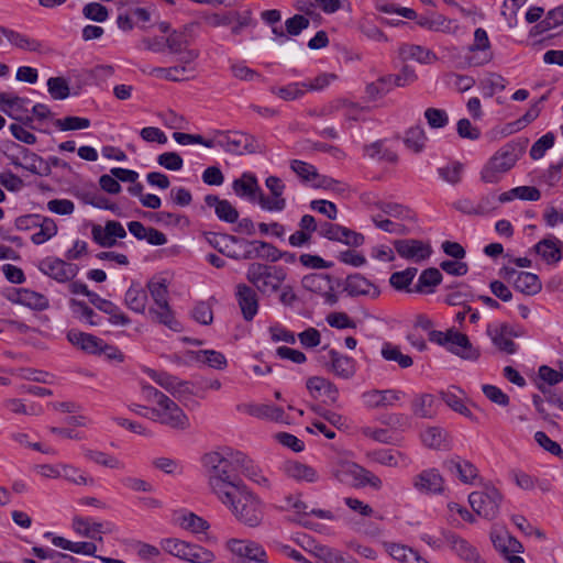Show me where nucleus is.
<instances>
[{
    "instance_id": "f257e3e1",
    "label": "nucleus",
    "mask_w": 563,
    "mask_h": 563,
    "mask_svg": "<svg viewBox=\"0 0 563 563\" xmlns=\"http://www.w3.org/2000/svg\"><path fill=\"white\" fill-rule=\"evenodd\" d=\"M225 474L224 470L218 468L217 475H209L208 483L211 492L239 522L251 528L260 526L264 517L261 499L241 478Z\"/></svg>"
},
{
    "instance_id": "f03ea898",
    "label": "nucleus",
    "mask_w": 563,
    "mask_h": 563,
    "mask_svg": "<svg viewBox=\"0 0 563 563\" xmlns=\"http://www.w3.org/2000/svg\"><path fill=\"white\" fill-rule=\"evenodd\" d=\"M202 463L207 468L208 476L217 475L218 468H222L225 471V475L230 477L240 478L239 474H242L261 486H268V479L262 474L261 470L240 451L224 449L220 452H209L203 455Z\"/></svg>"
},
{
    "instance_id": "7ed1b4c3",
    "label": "nucleus",
    "mask_w": 563,
    "mask_h": 563,
    "mask_svg": "<svg viewBox=\"0 0 563 563\" xmlns=\"http://www.w3.org/2000/svg\"><path fill=\"white\" fill-rule=\"evenodd\" d=\"M154 306L148 309L150 318L173 331H180V323L175 319L168 303V286L166 279L151 280L147 284Z\"/></svg>"
},
{
    "instance_id": "20e7f679",
    "label": "nucleus",
    "mask_w": 563,
    "mask_h": 563,
    "mask_svg": "<svg viewBox=\"0 0 563 563\" xmlns=\"http://www.w3.org/2000/svg\"><path fill=\"white\" fill-rule=\"evenodd\" d=\"M246 279L263 295L279 290L286 279V272L280 266L252 263L246 271Z\"/></svg>"
},
{
    "instance_id": "39448f33",
    "label": "nucleus",
    "mask_w": 563,
    "mask_h": 563,
    "mask_svg": "<svg viewBox=\"0 0 563 563\" xmlns=\"http://www.w3.org/2000/svg\"><path fill=\"white\" fill-rule=\"evenodd\" d=\"M429 340L466 361H476L481 352L474 347L466 334L450 329L445 332L430 330Z\"/></svg>"
},
{
    "instance_id": "423d86ee",
    "label": "nucleus",
    "mask_w": 563,
    "mask_h": 563,
    "mask_svg": "<svg viewBox=\"0 0 563 563\" xmlns=\"http://www.w3.org/2000/svg\"><path fill=\"white\" fill-rule=\"evenodd\" d=\"M217 143L227 153L233 155H244L262 153L263 146L255 136L235 131V132H218Z\"/></svg>"
},
{
    "instance_id": "0eeeda50",
    "label": "nucleus",
    "mask_w": 563,
    "mask_h": 563,
    "mask_svg": "<svg viewBox=\"0 0 563 563\" xmlns=\"http://www.w3.org/2000/svg\"><path fill=\"white\" fill-rule=\"evenodd\" d=\"M162 548L167 553L191 563H211L214 560L210 550L176 538L163 540Z\"/></svg>"
},
{
    "instance_id": "6e6552de",
    "label": "nucleus",
    "mask_w": 563,
    "mask_h": 563,
    "mask_svg": "<svg viewBox=\"0 0 563 563\" xmlns=\"http://www.w3.org/2000/svg\"><path fill=\"white\" fill-rule=\"evenodd\" d=\"M503 499V494L494 486H485L484 489L473 492L468 496L472 509L487 520L498 516Z\"/></svg>"
},
{
    "instance_id": "1a4fd4ad",
    "label": "nucleus",
    "mask_w": 563,
    "mask_h": 563,
    "mask_svg": "<svg viewBox=\"0 0 563 563\" xmlns=\"http://www.w3.org/2000/svg\"><path fill=\"white\" fill-rule=\"evenodd\" d=\"M150 419L175 430L189 428V418L185 411L169 397L159 406L150 408Z\"/></svg>"
},
{
    "instance_id": "9d476101",
    "label": "nucleus",
    "mask_w": 563,
    "mask_h": 563,
    "mask_svg": "<svg viewBox=\"0 0 563 563\" xmlns=\"http://www.w3.org/2000/svg\"><path fill=\"white\" fill-rule=\"evenodd\" d=\"M228 549L234 554V563H268L263 547L254 541L231 539Z\"/></svg>"
},
{
    "instance_id": "9b49d317",
    "label": "nucleus",
    "mask_w": 563,
    "mask_h": 563,
    "mask_svg": "<svg viewBox=\"0 0 563 563\" xmlns=\"http://www.w3.org/2000/svg\"><path fill=\"white\" fill-rule=\"evenodd\" d=\"M145 372L150 378L177 399H183L192 394L190 383L187 380H181L166 372H157L152 368H147Z\"/></svg>"
},
{
    "instance_id": "f8f14e48",
    "label": "nucleus",
    "mask_w": 563,
    "mask_h": 563,
    "mask_svg": "<svg viewBox=\"0 0 563 563\" xmlns=\"http://www.w3.org/2000/svg\"><path fill=\"white\" fill-rule=\"evenodd\" d=\"M265 185L271 191V197L264 195L261 189L258 205L267 211H283L286 207V200L283 197L285 185L279 177L269 176L265 180Z\"/></svg>"
},
{
    "instance_id": "ddd939ff",
    "label": "nucleus",
    "mask_w": 563,
    "mask_h": 563,
    "mask_svg": "<svg viewBox=\"0 0 563 563\" xmlns=\"http://www.w3.org/2000/svg\"><path fill=\"white\" fill-rule=\"evenodd\" d=\"M40 269L53 279L65 283L73 279L78 274L79 268L76 264L48 257L41 262Z\"/></svg>"
},
{
    "instance_id": "4468645a",
    "label": "nucleus",
    "mask_w": 563,
    "mask_h": 563,
    "mask_svg": "<svg viewBox=\"0 0 563 563\" xmlns=\"http://www.w3.org/2000/svg\"><path fill=\"white\" fill-rule=\"evenodd\" d=\"M235 299L245 321H252L258 312L260 301L256 290L246 285L235 287Z\"/></svg>"
},
{
    "instance_id": "2eb2a0df",
    "label": "nucleus",
    "mask_w": 563,
    "mask_h": 563,
    "mask_svg": "<svg viewBox=\"0 0 563 563\" xmlns=\"http://www.w3.org/2000/svg\"><path fill=\"white\" fill-rule=\"evenodd\" d=\"M394 247L401 257L416 262L423 261L431 254L430 245L420 240H396Z\"/></svg>"
},
{
    "instance_id": "dca6fc26",
    "label": "nucleus",
    "mask_w": 563,
    "mask_h": 563,
    "mask_svg": "<svg viewBox=\"0 0 563 563\" xmlns=\"http://www.w3.org/2000/svg\"><path fill=\"white\" fill-rule=\"evenodd\" d=\"M522 153L523 147L520 144L509 142L497 151L489 162L505 174L514 167Z\"/></svg>"
},
{
    "instance_id": "f3484780",
    "label": "nucleus",
    "mask_w": 563,
    "mask_h": 563,
    "mask_svg": "<svg viewBox=\"0 0 563 563\" xmlns=\"http://www.w3.org/2000/svg\"><path fill=\"white\" fill-rule=\"evenodd\" d=\"M404 393L397 389L378 390L373 389L365 391L362 397L364 402L369 408H387L395 406L401 400Z\"/></svg>"
},
{
    "instance_id": "a211bd4d",
    "label": "nucleus",
    "mask_w": 563,
    "mask_h": 563,
    "mask_svg": "<svg viewBox=\"0 0 563 563\" xmlns=\"http://www.w3.org/2000/svg\"><path fill=\"white\" fill-rule=\"evenodd\" d=\"M232 189L238 197L258 202L261 187L254 174L243 173L240 178L233 180Z\"/></svg>"
},
{
    "instance_id": "6ab92c4d",
    "label": "nucleus",
    "mask_w": 563,
    "mask_h": 563,
    "mask_svg": "<svg viewBox=\"0 0 563 563\" xmlns=\"http://www.w3.org/2000/svg\"><path fill=\"white\" fill-rule=\"evenodd\" d=\"M344 291L351 297L369 296L377 298L380 294L379 289L374 284L360 274H353L346 277Z\"/></svg>"
},
{
    "instance_id": "aec40b11",
    "label": "nucleus",
    "mask_w": 563,
    "mask_h": 563,
    "mask_svg": "<svg viewBox=\"0 0 563 563\" xmlns=\"http://www.w3.org/2000/svg\"><path fill=\"white\" fill-rule=\"evenodd\" d=\"M205 203L207 207L214 209L219 220L228 223L238 222L239 211L229 200L220 199L217 195L210 194L205 197Z\"/></svg>"
},
{
    "instance_id": "412c9836",
    "label": "nucleus",
    "mask_w": 563,
    "mask_h": 563,
    "mask_svg": "<svg viewBox=\"0 0 563 563\" xmlns=\"http://www.w3.org/2000/svg\"><path fill=\"white\" fill-rule=\"evenodd\" d=\"M444 479L435 468L422 471L413 478V486L421 493H441Z\"/></svg>"
},
{
    "instance_id": "4be33fe9",
    "label": "nucleus",
    "mask_w": 563,
    "mask_h": 563,
    "mask_svg": "<svg viewBox=\"0 0 563 563\" xmlns=\"http://www.w3.org/2000/svg\"><path fill=\"white\" fill-rule=\"evenodd\" d=\"M445 538L451 547V550L454 551V553L466 563H478V561L482 559L477 549L465 539H462L453 533H449Z\"/></svg>"
},
{
    "instance_id": "5701e85b",
    "label": "nucleus",
    "mask_w": 563,
    "mask_h": 563,
    "mask_svg": "<svg viewBox=\"0 0 563 563\" xmlns=\"http://www.w3.org/2000/svg\"><path fill=\"white\" fill-rule=\"evenodd\" d=\"M13 147L19 152L21 156L23 169H26L35 175H48L51 173L48 164H45V161L41 156L15 143H13Z\"/></svg>"
},
{
    "instance_id": "b1692460",
    "label": "nucleus",
    "mask_w": 563,
    "mask_h": 563,
    "mask_svg": "<svg viewBox=\"0 0 563 563\" xmlns=\"http://www.w3.org/2000/svg\"><path fill=\"white\" fill-rule=\"evenodd\" d=\"M489 48H490V42H489V38L487 35V32L482 27L476 29L474 32V42L471 45L470 51L471 52L479 51L482 54L478 57H476V56L470 57V63L472 65H476V66L488 63L492 58V53L489 52Z\"/></svg>"
},
{
    "instance_id": "393cba45",
    "label": "nucleus",
    "mask_w": 563,
    "mask_h": 563,
    "mask_svg": "<svg viewBox=\"0 0 563 563\" xmlns=\"http://www.w3.org/2000/svg\"><path fill=\"white\" fill-rule=\"evenodd\" d=\"M562 249L563 243L554 236L541 240L533 247L548 264H555L562 260Z\"/></svg>"
},
{
    "instance_id": "a878e982",
    "label": "nucleus",
    "mask_w": 563,
    "mask_h": 563,
    "mask_svg": "<svg viewBox=\"0 0 563 563\" xmlns=\"http://www.w3.org/2000/svg\"><path fill=\"white\" fill-rule=\"evenodd\" d=\"M67 339L73 345L90 354H97L102 349L101 339L78 330L68 331Z\"/></svg>"
},
{
    "instance_id": "bb28decb",
    "label": "nucleus",
    "mask_w": 563,
    "mask_h": 563,
    "mask_svg": "<svg viewBox=\"0 0 563 563\" xmlns=\"http://www.w3.org/2000/svg\"><path fill=\"white\" fill-rule=\"evenodd\" d=\"M27 99L13 96L8 92H0V110L11 119H22V113H26L25 104Z\"/></svg>"
},
{
    "instance_id": "cd10ccee",
    "label": "nucleus",
    "mask_w": 563,
    "mask_h": 563,
    "mask_svg": "<svg viewBox=\"0 0 563 563\" xmlns=\"http://www.w3.org/2000/svg\"><path fill=\"white\" fill-rule=\"evenodd\" d=\"M307 389L310 391L312 397L317 398L321 393L325 395L331 404H335L339 398L338 387L321 376H313L307 380Z\"/></svg>"
},
{
    "instance_id": "c85d7f7f",
    "label": "nucleus",
    "mask_w": 563,
    "mask_h": 563,
    "mask_svg": "<svg viewBox=\"0 0 563 563\" xmlns=\"http://www.w3.org/2000/svg\"><path fill=\"white\" fill-rule=\"evenodd\" d=\"M124 303L130 310L144 313L147 305V292L139 283L133 282L124 295Z\"/></svg>"
},
{
    "instance_id": "c756f323",
    "label": "nucleus",
    "mask_w": 563,
    "mask_h": 563,
    "mask_svg": "<svg viewBox=\"0 0 563 563\" xmlns=\"http://www.w3.org/2000/svg\"><path fill=\"white\" fill-rule=\"evenodd\" d=\"M398 53L402 60L415 59L422 64H431L438 59L432 51L420 45L405 44L399 47Z\"/></svg>"
},
{
    "instance_id": "7c9ffc66",
    "label": "nucleus",
    "mask_w": 563,
    "mask_h": 563,
    "mask_svg": "<svg viewBox=\"0 0 563 563\" xmlns=\"http://www.w3.org/2000/svg\"><path fill=\"white\" fill-rule=\"evenodd\" d=\"M250 244L254 245V249L244 254V258L246 260L263 258L277 262L283 257L282 252L271 243L264 241H252Z\"/></svg>"
},
{
    "instance_id": "2f4dec72",
    "label": "nucleus",
    "mask_w": 563,
    "mask_h": 563,
    "mask_svg": "<svg viewBox=\"0 0 563 563\" xmlns=\"http://www.w3.org/2000/svg\"><path fill=\"white\" fill-rule=\"evenodd\" d=\"M444 467L451 473H456L464 484H472L478 475L477 468L470 461L449 460L444 462Z\"/></svg>"
},
{
    "instance_id": "473e14b6",
    "label": "nucleus",
    "mask_w": 563,
    "mask_h": 563,
    "mask_svg": "<svg viewBox=\"0 0 563 563\" xmlns=\"http://www.w3.org/2000/svg\"><path fill=\"white\" fill-rule=\"evenodd\" d=\"M329 357L331 362V371L336 376L349 379L354 375L355 368L352 358L340 354L335 350L329 351Z\"/></svg>"
},
{
    "instance_id": "72a5a7b5",
    "label": "nucleus",
    "mask_w": 563,
    "mask_h": 563,
    "mask_svg": "<svg viewBox=\"0 0 563 563\" xmlns=\"http://www.w3.org/2000/svg\"><path fill=\"white\" fill-rule=\"evenodd\" d=\"M0 33L14 46L29 52H40L42 43L16 31L0 25Z\"/></svg>"
},
{
    "instance_id": "f704fd0d",
    "label": "nucleus",
    "mask_w": 563,
    "mask_h": 563,
    "mask_svg": "<svg viewBox=\"0 0 563 563\" xmlns=\"http://www.w3.org/2000/svg\"><path fill=\"white\" fill-rule=\"evenodd\" d=\"M514 286L518 291L529 296L538 294L542 288L539 277L528 272L517 274V277L514 279Z\"/></svg>"
},
{
    "instance_id": "c9c22d12",
    "label": "nucleus",
    "mask_w": 563,
    "mask_h": 563,
    "mask_svg": "<svg viewBox=\"0 0 563 563\" xmlns=\"http://www.w3.org/2000/svg\"><path fill=\"white\" fill-rule=\"evenodd\" d=\"M442 282V274L440 269L430 267L420 274L415 288V292H433V288Z\"/></svg>"
},
{
    "instance_id": "e433bc0d",
    "label": "nucleus",
    "mask_w": 563,
    "mask_h": 563,
    "mask_svg": "<svg viewBox=\"0 0 563 563\" xmlns=\"http://www.w3.org/2000/svg\"><path fill=\"white\" fill-rule=\"evenodd\" d=\"M434 396L431 394L417 395L411 404V409L415 416L423 419H430L434 417L435 410Z\"/></svg>"
},
{
    "instance_id": "4c0bfd02",
    "label": "nucleus",
    "mask_w": 563,
    "mask_h": 563,
    "mask_svg": "<svg viewBox=\"0 0 563 563\" xmlns=\"http://www.w3.org/2000/svg\"><path fill=\"white\" fill-rule=\"evenodd\" d=\"M387 552L401 563H428L417 551L402 544L390 543L387 545Z\"/></svg>"
},
{
    "instance_id": "58836bf2",
    "label": "nucleus",
    "mask_w": 563,
    "mask_h": 563,
    "mask_svg": "<svg viewBox=\"0 0 563 563\" xmlns=\"http://www.w3.org/2000/svg\"><path fill=\"white\" fill-rule=\"evenodd\" d=\"M285 470L287 475L296 481L313 483L318 479V474L314 468L299 462L287 463Z\"/></svg>"
},
{
    "instance_id": "ea45409f",
    "label": "nucleus",
    "mask_w": 563,
    "mask_h": 563,
    "mask_svg": "<svg viewBox=\"0 0 563 563\" xmlns=\"http://www.w3.org/2000/svg\"><path fill=\"white\" fill-rule=\"evenodd\" d=\"M373 459L375 462L388 467L406 466L408 464L407 457L401 452L388 449L375 451Z\"/></svg>"
},
{
    "instance_id": "a19ab883",
    "label": "nucleus",
    "mask_w": 563,
    "mask_h": 563,
    "mask_svg": "<svg viewBox=\"0 0 563 563\" xmlns=\"http://www.w3.org/2000/svg\"><path fill=\"white\" fill-rule=\"evenodd\" d=\"M312 549L313 554L323 563H357L352 558H345L339 550L327 545L314 544Z\"/></svg>"
},
{
    "instance_id": "79ce46f5",
    "label": "nucleus",
    "mask_w": 563,
    "mask_h": 563,
    "mask_svg": "<svg viewBox=\"0 0 563 563\" xmlns=\"http://www.w3.org/2000/svg\"><path fill=\"white\" fill-rule=\"evenodd\" d=\"M462 394V390L452 387L451 389H448L445 391H441V398L443 401L454 411L459 412L462 416H465L467 418L472 417L471 410L464 405L462 397L460 396Z\"/></svg>"
},
{
    "instance_id": "37998d69",
    "label": "nucleus",
    "mask_w": 563,
    "mask_h": 563,
    "mask_svg": "<svg viewBox=\"0 0 563 563\" xmlns=\"http://www.w3.org/2000/svg\"><path fill=\"white\" fill-rule=\"evenodd\" d=\"M71 527L81 537L102 540L100 536H97L101 532L102 525L100 522L91 525L88 519L75 517Z\"/></svg>"
},
{
    "instance_id": "c03bdc74",
    "label": "nucleus",
    "mask_w": 563,
    "mask_h": 563,
    "mask_svg": "<svg viewBox=\"0 0 563 563\" xmlns=\"http://www.w3.org/2000/svg\"><path fill=\"white\" fill-rule=\"evenodd\" d=\"M37 228L40 230L31 236V241L36 245L45 243L57 233L56 222L47 217L41 218Z\"/></svg>"
},
{
    "instance_id": "a18cd8bd",
    "label": "nucleus",
    "mask_w": 563,
    "mask_h": 563,
    "mask_svg": "<svg viewBox=\"0 0 563 563\" xmlns=\"http://www.w3.org/2000/svg\"><path fill=\"white\" fill-rule=\"evenodd\" d=\"M302 287L312 292L331 289V277L327 274L313 273L306 275L301 280Z\"/></svg>"
},
{
    "instance_id": "49530a36",
    "label": "nucleus",
    "mask_w": 563,
    "mask_h": 563,
    "mask_svg": "<svg viewBox=\"0 0 563 563\" xmlns=\"http://www.w3.org/2000/svg\"><path fill=\"white\" fill-rule=\"evenodd\" d=\"M195 360L207 364L208 366L216 369H223L227 366L225 356L214 350H200L195 353Z\"/></svg>"
},
{
    "instance_id": "de8ad7c7",
    "label": "nucleus",
    "mask_w": 563,
    "mask_h": 563,
    "mask_svg": "<svg viewBox=\"0 0 563 563\" xmlns=\"http://www.w3.org/2000/svg\"><path fill=\"white\" fill-rule=\"evenodd\" d=\"M342 472L353 474L363 485H369L375 489H380L382 487V479L378 476L358 465L347 464Z\"/></svg>"
},
{
    "instance_id": "09e8293b",
    "label": "nucleus",
    "mask_w": 563,
    "mask_h": 563,
    "mask_svg": "<svg viewBox=\"0 0 563 563\" xmlns=\"http://www.w3.org/2000/svg\"><path fill=\"white\" fill-rule=\"evenodd\" d=\"M247 412L256 418H265L272 421H283L284 410L273 405L249 406Z\"/></svg>"
},
{
    "instance_id": "8fccbe9b",
    "label": "nucleus",
    "mask_w": 563,
    "mask_h": 563,
    "mask_svg": "<svg viewBox=\"0 0 563 563\" xmlns=\"http://www.w3.org/2000/svg\"><path fill=\"white\" fill-rule=\"evenodd\" d=\"M563 24V4L552 9L548 12L547 16L540 21L536 26V33L540 34L551 29Z\"/></svg>"
},
{
    "instance_id": "3c124183",
    "label": "nucleus",
    "mask_w": 563,
    "mask_h": 563,
    "mask_svg": "<svg viewBox=\"0 0 563 563\" xmlns=\"http://www.w3.org/2000/svg\"><path fill=\"white\" fill-rule=\"evenodd\" d=\"M20 305L42 311L48 308V299L40 292L23 288Z\"/></svg>"
},
{
    "instance_id": "603ef678",
    "label": "nucleus",
    "mask_w": 563,
    "mask_h": 563,
    "mask_svg": "<svg viewBox=\"0 0 563 563\" xmlns=\"http://www.w3.org/2000/svg\"><path fill=\"white\" fill-rule=\"evenodd\" d=\"M179 526L192 533H200L209 528V523L194 512H188L179 517Z\"/></svg>"
},
{
    "instance_id": "864d4df0",
    "label": "nucleus",
    "mask_w": 563,
    "mask_h": 563,
    "mask_svg": "<svg viewBox=\"0 0 563 563\" xmlns=\"http://www.w3.org/2000/svg\"><path fill=\"white\" fill-rule=\"evenodd\" d=\"M190 41L185 38L181 33H178L176 30H173L165 37V48L168 49L170 54L177 55L183 53L184 51H189Z\"/></svg>"
},
{
    "instance_id": "5fc2aeb1",
    "label": "nucleus",
    "mask_w": 563,
    "mask_h": 563,
    "mask_svg": "<svg viewBox=\"0 0 563 563\" xmlns=\"http://www.w3.org/2000/svg\"><path fill=\"white\" fill-rule=\"evenodd\" d=\"M382 355L387 361L397 362L401 368H408L413 364L409 355L402 354L398 346L386 343L382 349Z\"/></svg>"
},
{
    "instance_id": "6e6d98bb",
    "label": "nucleus",
    "mask_w": 563,
    "mask_h": 563,
    "mask_svg": "<svg viewBox=\"0 0 563 563\" xmlns=\"http://www.w3.org/2000/svg\"><path fill=\"white\" fill-rule=\"evenodd\" d=\"M306 87H308L306 82H292L285 87L272 88V92L286 101H290L301 98L306 92Z\"/></svg>"
},
{
    "instance_id": "4d7b16f0",
    "label": "nucleus",
    "mask_w": 563,
    "mask_h": 563,
    "mask_svg": "<svg viewBox=\"0 0 563 563\" xmlns=\"http://www.w3.org/2000/svg\"><path fill=\"white\" fill-rule=\"evenodd\" d=\"M47 90L55 100H64L69 96V86L64 77L48 78Z\"/></svg>"
},
{
    "instance_id": "13d9d810",
    "label": "nucleus",
    "mask_w": 563,
    "mask_h": 563,
    "mask_svg": "<svg viewBox=\"0 0 563 563\" xmlns=\"http://www.w3.org/2000/svg\"><path fill=\"white\" fill-rule=\"evenodd\" d=\"M426 140L427 137L424 130L421 126L417 125L410 128L406 132L405 144L409 148L413 150L416 153H419L420 151H422Z\"/></svg>"
},
{
    "instance_id": "bf43d9fd",
    "label": "nucleus",
    "mask_w": 563,
    "mask_h": 563,
    "mask_svg": "<svg viewBox=\"0 0 563 563\" xmlns=\"http://www.w3.org/2000/svg\"><path fill=\"white\" fill-rule=\"evenodd\" d=\"M417 80V75L409 66H404L399 74L382 77V82H394L397 87L408 86Z\"/></svg>"
},
{
    "instance_id": "052dcab7",
    "label": "nucleus",
    "mask_w": 563,
    "mask_h": 563,
    "mask_svg": "<svg viewBox=\"0 0 563 563\" xmlns=\"http://www.w3.org/2000/svg\"><path fill=\"white\" fill-rule=\"evenodd\" d=\"M417 272L418 269L415 267H408L405 271L395 272L391 274L389 283L397 290L406 289L413 280Z\"/></svg>"
},
{
    "instance_id": "680f3d73",
    "label": "nucleus",
    "mask_w": 563,
    "mask_h": 563,
    "mask_svg": "<svg viewBox=\"0 0 563 563\" xmlns=\"http://www.w3.org/2000/svg\"><path fill=\"white\" fill-rule=\"evenodd\" d=\"M365 154L373 159H384L390 163L397 161V155L393 152L383 148V142L376 141L372 144L364 146Z\"/></svg>"
},
{
    "instance_id": "e2e57ef3",
    "label": "nucleus",
    "mask_w": 563,
    "mask_h": 563,
    "mask_svg": "<svg viewBox=\"0 0 563 563\" xmlns=\"http://www.w3.org/2000/svg\"><path fill=\"white\" fill-rule=\"evenodd\" d=\"M82 15L88 20L101 23L109 18V11L99 2H90L82 8Z\"/></svg>"
},
{
    "instance_id": "0e129e2a",
    "label": "nucleus",
    "mask_w": 563,
    "mask_h": 563,
    "mask_svg": "<svg viewBox=\"0 0 563 563\" xmlns=\"http://www.w3.org/2000/svg\"><path fill=\"white\" fill-rule=\"evenodd\" d=\"M86 457L106 467L118 470L123 468V464L118 459L101 451L87 450Z\"/></svg>"
},
{
    "instance_id": "69168bd1",
    "label": "nucleus",
    "mask_w": 563,
    "mask_h": 563,
    "mask_svg": "<svg viewBox=\"0 0 563 563\" xmlns=\"http://www.w3.org/2000/svg\"><path fill=\"white\" fill-rule=\"evenodd\" d=\"M509 335H511V332L508 331V327L503 325L500 332L493 336V342L499 350L514 354L517 351V345Z\"/></svg>"
},
{
    "instance_id": "338daca9",
    "label": "nucleus",
    "mask_w": 563,
    "mask_h": 563,
    "mask_svg": "<svg viewBox=\"0 0 563 563\" xmlns=\"http://www.w3.org/2000/svg\"><path fill=\"white\" fill-rule=\"evenodd\" d=\"M54 125L60 131L82 130L90 126V121L87 118L66 117L64 119H57Z\"/></svg>"
},
{
    "instance_id": "774afa93",
    "label": "nucleus",
    "mask_w": 563,
    "mask_h": 563,
    "mask_svg": "<svg viewBox=\"0 0 563 563\" xmlns=\"http://www.w3.org/2000/svg\"><path fill=\"white\" fill-rule=\"evenodd\" d=\"M555 136L552 132H548L533 143L530 150L532 159L543 157L544 153L554 145Z\"/></svg>"
}]
</instances>
